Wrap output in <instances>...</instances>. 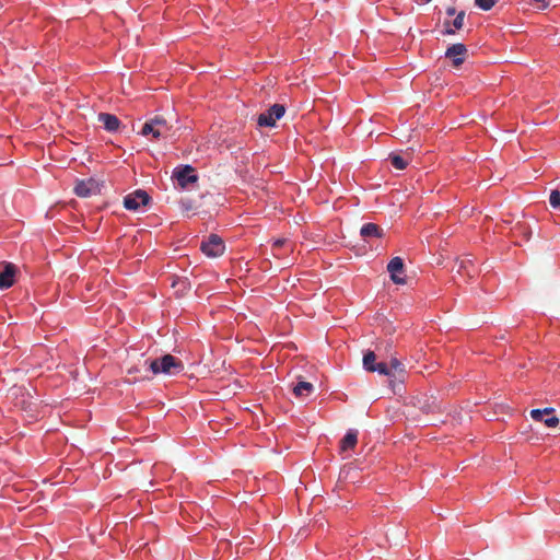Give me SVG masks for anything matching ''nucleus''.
Here are the masks:
<instances>
[{"instance_id":"nucleus-17","label":"nucleus","mask_w":560,"mask_h":560,"mask_svg":"<svg viewBox=\"0 0 560 560\" xmlns=\"http://www.w3.org/2000/svg\"><path fill=\"white\" fill-rule=\"evenodd\" d=\"M98 121H101L104 125V128L110 132L116 131L120 125L119 119L115 115L108 113L98 114Z\"/></svg>"},{"instance_id":"nucleus-7","label":"nucleus","mask_w":560,"mask_h":560,"mask_svg":"<svg viewBox=\"0 0 560 560\" xmlns=\"http://www.w3.org/2000/svg\"><path fill=\"white\" fill-rule=\"evenodd\" d=\"M530 417L534 421L544 422L548 428H556L560 420L555 416V408L546 407L544 409H532Z\"/></svg>"},{"instance_id":"nucleus-5","label":"nucleus","mask_w":560,"mask_h":560,"mask_svg":"<svg viewBox=\"0 0 560 560\" xmlns=\"http://www.w3.org/2000/svg\"><path fill=\"white\" fill-rule=\"evenodd\" d=\"M173 178L177 180L178 186L182 188L188 187L190 184H195L198 180L196 171L190 165H180L173 171Z\"/></svg>"},{"instance_id":"nucleus-4","label":"nucleus","mask_w":560,"mask_h":560,"mask_svg":"<svg viewBox=\"0 0 560 560\" xmlns=\"http://www.w3.org/2000/svg\"><path fill=\"white\" fill-rule=\"evenodd\" d=\"M160 374L164 375H178L184 371V363L180 359L166 353L159 358Z\"/></svg>"},{"instance_id":"nucleus-20","label":"nucleus","mask_w":560,"mask_h":560,"mask_svg":"<svg viewBox=\"0 0 560 560\" xmlns=\"http://www.w3.org/2000/svg\"><path fill=\"white\" fill-rule=\"evenodd\" d=\"M314 390V386L312 383L306 381H299L293 387V395L295 397L310 396Z\"/></svg>"},{"instance_id":"nucleus-24","label":"nucleus","mask_w":560,"mask_h":560,"mask_svg":"<svg viewBox=\"0 0 560 560\" xmlns=\"http://www.w3.org/2000/svg\"><path fill=\"white\" fill-rule=\"evenodd\" d=\"M498 0H475V4L480 9L488 11L490 10Z\"/></svg>"},{"instance_id":"nucleus-16","label":"nucleus","mask_w":560,"mask_h":560,"mask_svg":"<svg viewBox=\"0 0 560 560\" xmlns=\"http://www.w3.org/2000/svg\"><path fill=\"white\" fill-rule=\"evenodd\" d=\"M464 19H465V12L460 11L459 13H457V15L453 22L445 21L443 34H445V35L455 34L456 30H460L463 27Z\"/></svg>"},{"instance_id":"nucleus-6","label":"nucleus","mask_w":560,"mask_h":560,"mask_svg":"<svg viewBox=\"0 0 560 560\" xmlns=\"http://www.w3.org/2000/svg\"><path fill=\"white\" fill-rule=\"evenodd\" d=\"M285 113V108L281 104L272 105L268 110L258 116L257 124L260 127H273L276 121L280 119Z\"/></svg>"},{"instance_id":"nucleus-2","label":"nucleus","mask_w":560,"mask_h":560,"mask_svg":"<svg viewBox=\"0 0 560 560\" xmlns=\"http://www.w3.org/2000/svg\"><path fill=\"white\" fill-rule=\"evenodd\" d=\"M159 366V358H145V352H142L138 364L128 368L127 374L135 375L133 382L150 380L152 376L160 374Z\"/></svg>"},{"instance_id":"nucleus-27","label":"nucleus","mask_w":560,"mask_h":560,"mask_svg":"<svg viewBox=\"0 0 560 560\" xmlns=\"http://www.w3.org/2000/svg\"><path fill=\"white\" fill-rule=\"evenodd\" d=\"M183 206L185 207V209H186V210L191 209V206H189V205H185L184 202H183Z\"/></svg>"},{"instance_id":"nucleus-21","label":"nucleus","mask_w":560,"mask_h":560,"mask_svg":"<svg viewBox=\"0 0 560 560\" xmlns=\"http://www.w3.org/2000/svg\"><path fill=\"white\" fill-rule=\"evenodd\" d=\"M155 130H156V127L154 126L152 118H150L142 126L140 133L144 137L152 136L153 139L159 140V139H161V136L156 135Z\"/></svg>"},{"instance_id":"nucleus-23","label":"nucleus","mask_w":560,"mask_h":560,"mask_svg":"<svg viewBox=\"0 0 560 560\" xmlns=\"http://www.w3.org/2000/svg\"><path fill=\"white\" fill-rule=\"evenodd\" d=\"M550 206L553 209L560 210V189H553L549 196Z\"/></svg>"},{"instance_id":"nucleus-26","label":"nucleus","mask_w":560,"mask_h":560,"mask_svg":"<svg viewBox=\"0 0 560 560\" xmlns=\"http://www.w3.org/2000/svg\"><path fill=\"white\" fill-rule=\"evenodd\" d=\"M455 13H456V10H455V8H454V7H448V8L446 9V14H447V15L452 16V15H454Z\"/></svg>"},{"instance_id":"nucleus-25","label":"nucleus","mask_w":560,"mask_h":560,"mask_svg":"<svg viewBox=\"0 0 560 560\" xmlns=\"http://www.w3.org/2000/svg\"><path fill=\"white\" fill-rule=\"evenodd\" d=\"M469 266H472V261L470 259H462L459 261V269L467 270V273L470 276Z\"/></svg>"},{"instance_id":"nucleus-13","label":"nucleus","mask_w":560,"mask_h":560,"mask_svg":"<svg viewBox=\"0 0 560 560\" xmlns=\"http://www.w3.org/2000/svg\"><path fill=\"white\" fill-rule=\"evenodd\" d=\"M359 432L355 429H349L345 436L339 442V454H345L349 451H353L358 444Z\"/></svg>"},{"instance_id":"nucleus-12","label":"nucleus","mask_w":560,"mask_h":560,"mask_svg":"<svg viewBox=\"0 0 560 560\" xmlns=\"http://www.w3.org/2000/svg\"><path fill=\"white\" fill-rule=\"evenodd\" d=\"M387 271L390 275V279L396 284H405V278L400 277L404 272V261L400 257H394L387 265Z\"/></svg>"},{"instance_id":"nucleus-10","label":"nucleus","mask_w":560,"mask_h":560,"mask_svg":"<svg viewBox=\"0 0 560 560\" xmlns=\"http://www.w3.org/2000/svg\"><path fill=\"white\" fill-rule=\"evenodd\" d=\"M150 196L148 195L147 191L144 190H136L135 192L132 194H129L127 195L125 198H124V206L126 209L128 210H138L139 207L142 205V206H145L149 203L150 201Z\"/></svg>"},{"instance_id":"nucleus-9","label":"nucleus","mask_w":560,"mask_h":560,"mask_svg":"<svg viewBox=\"0 0 560 560\" xmlns=\"http://www.w3.org/2000/svg\"><path fill=\"white\" fill-rule=\"evenodd\" d=\"M18 268L14 264L8 261L0 262V289H9L15 282Z\"/></svg>"},{"instance_id":"nucleus-8","label":"nucleus","mask_w":560,"mask_h":560,"mask_svg":"<svg viewBox=\"0 0 560 560\" xmlns=\"http://www.w3.org/2000/svg\"><path fill=\"white\" fill-rule=\"evenodd\" d=\"M101 192V184L94 178H88L77 182L74 194L79 197L86 198Z\"/></svg>"},{"instance_id":"nucleus-14","label":"nucleus","mask_w":560,"mask_h":560,"mask_svg":"<svg viewBox=\"0 0 560 560\" xmlns=\"http://www.w3.org/2000/svg\"><path fill=\"white\" fill-rule=\"evenodd\" d=\"M467 48L464 44H453L445 52V57L453 60V65L458 67L465 61Z\"/></svg>"},{"instance_id":"nucleus-22","label":"nucleus","mask_w":560,"mask_h":560,"mask_svg":"<svg viewBox=\"0 0 560 560\" xmlns=\"http://www.w3.org/2000/svg\"><path fill=\"white\" fill-rule=\"evenodd\" d=\"M389 160L392 162V165L396 170H405L409 163L408 160L404 159L399 154H394V153L389 154Z\"/></svg>"},{"instance_id":"nucleus-28","label":"nucleus","mask_w":560,"mask_h":560,"mask_svg":"<svg viewBox=\"0 0 560 560\" xmlns=\"http://www.w3.org/2000/svg\"><path fill=\"white\" fill-rule=\"evenodd\" d=\"M430 1H431V0H424V2H427V3H428V2H430Z\"/></svg>"},{"instance_id":"nucleus-18","label":"nucleus","mask_w":560,"mask_h":560,"mask_svg":"<svg viewBox=\"0 0 560 560\" xmlns=\"http://www.w3.org/2000/svg\"><path fill=\"white\" fill-rule=\"evenodd\" d=\"M360 234L364 240H369L372 237L381 238L384 232L377 224L366 223L361 228Z\"/></svg>"},{"instance_id":"nucleus-3","label":"nucleus","mask_w":560,"mask_h":560,"mask_svg":"<svg viewBox=\"0 0 560 560\" xmlns=\"http://www.w3.org/2000/svg\"><path fill=\"white\" fill-rule=\"evenodd\" d=\"M200 249L206 256L217 258L224 254L225 244L219 235L210 234L207 240L201 242Z\"/></svg>"},{"instance_id":"nucleus-19","label":"nucleus","mask_w":560,"mask_h":560,"mask_svg":"<svg viewBox=\"0 0 560 560\" xmlns=\"http://www.w3.org/2000/svg\"><path fill=\"white\" fill-rule=\"evenodd\" d=\"M282 248H284L287 252H292L293 245L287 238L275 240L271 245V250H272L273 257L281 258L283 256V254L281 253Z\"/></svg>"},{"instance_id":"nucleus-15","label":"nucleus","mask_w":560,"mask_h":560,"mask_svg":"<svg viewBox=\"0 0 560 560\" xmlns=\"http://www.w3.org/2000/svg\"><path fill=\"white\" fill-rule=\"evenodd\" d=\"M152 120L154 122V126L156 127L155 133L160 135L161 138H167L173 128L172 122L161 115L152 117Z\"/></svg>"},{"instance_id":"nucleus-11","label":"nucleus","mask_w":560,"mask_h":560,"mask_svg":"<svg viewBox=\"0 0 560 560\" xmlns=\"http://www.w3.org/2000/svg\"><path fill=\"white\" fill-rule=\"evenodd\" d=\"M11 393L14 396V406L20 407L22 410L31 409L32 401L31 395L23 386H13Z\"/></svg>"},{"instance_id":"nucleus-1","label":"nucleus","mask_w":560,"mask_h":560,"mask_svg":"<svg viewBox=\"0 0 560 560\" xmlns=\"http://www.w3.org/2000/svg\"><path fill=\"white\" fill-rule=\"evenodd\" d=\"M363 368L368 372H377L380 375L393 376L394 372L399 374L405 372L404 364L397 358H392L389 362L385 360L377 361L376 352H364Z\"/></svg>"}]
</instances>
